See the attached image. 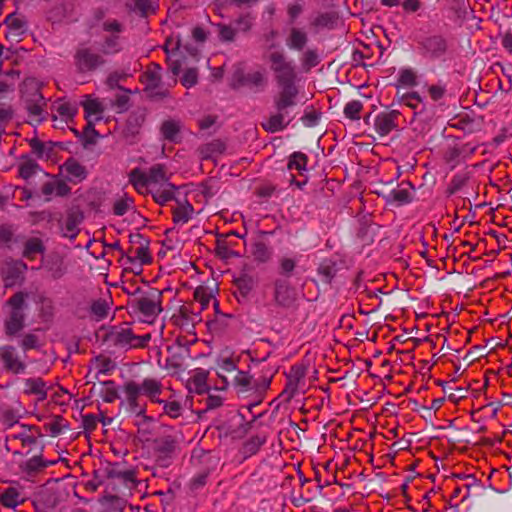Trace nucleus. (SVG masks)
Wrapping results in <instances>:
<instances>
[{
	"instance_id": "46",
	"label": "nucleus",
	"mask_w": 512,
	"mask_h": 512,
	"mask_svg": "<svg viewBox=\"0 0 512 512\" xmlns=\"http://www.w3.org/2000/svg\"><path fill=\"white\" fill-rule=\"evenodd\" d=\"M158 8V4L151 0H135L134 9L142 16L154 14Z\"/></svg>"
},
{
	"instance_id": "61",
	"label": "nucleus",
	"mask_w": 512,
	"mask_h": 512,
	"mask_svg": "<svg viewBox=\"0 0 512 512\" xmlns=\"http://www.w3.org/2000/svg\"><path fill=\"white\" fill-rule=\"evenodd\" d=\"M198 82V71L196 68L187 69L181 79V83L184 87L190 88L196 85Z\"/></svg>"
},
{
	"instance_id": "30",
	"label": "nucleus",
	"mask_w": 512,
	"mask_h": 512,
	"mask_svg": "<svg viewBox=\"0 0 512 512\" xmlns=\"http://www.w3.org/2000/svg\"><path fill=\"white\" fill-rule=\"evenodd\" d=\"M149 187H157L161 184L168 183L167 172L162 164H155L149 168L147 172Z\"/></svg>"
},
{
	"instance_id": "36",
	"label": "nucleus",
	"mask_w": 512,
	"mask_h": 512,
	"mask_svg": "<svg viewBox=\"0 0 512 512\" xmlns=\"http://www.w3.org/2000/svg\"><path fill=\"white\" fill-rule=\"evenodd\" d=\"M193 212L194 208L189 202L178 203L177 207L173 209L174 223L186 224L191 219Z\"/></svg>"
},
{
	"instance_id": "2",
	"label": "nucleus",
	"mask_w": 512,
	"mask_h": 512,
	"mask_svg": "<svg viewBox=\"0 0 512 512\" xmlns=\"http://www.w3.org/2000/svg\"><path fill=\"white\" fill-rule=\"evenodd\" d=\"M270 383L269 378L255 379L248 372L237 371L232 385L239 397L251 399V404L257 405L262 402Z\"/></svg>"
},
{
	"instance_id": "21",
	"label": "nucleus",
	"mask_w": 512,
	"mask_h": 512,
	"mask_svg": "<svg viewBox=\"0 0 512 512\" xmlns=\"http://www.w3.org/2000/svg\"><path fill=\"white\" fill-rule=\"evenodd\" d=\"M8 28L9 35L20 37L27 30V21L24 16L18 13H11L4 21Z\"/></svg>"
},
{
	"instance_id": "6",
	"label": "nucleus",
	"mask_w": 512,
	"mask_h": 512,
	"mask_svg": "<svg viewBox=\"0 0 512 512\" xmlns=\"http://www.w3.org/2000/svg\"><path fill=\"white\" fill-rule=\"evenodd\" d=\"M162 292L158 289H150L134 301V307L145 318L151 322L162 312Z\"/></svg>"
},
{
	"instance_id": "8",
	"label": "nucleus",
	"mask_w": 512,
	"mask_h": 512,
	"mask_svg": "<svg viewBox=\"0 0 512 512\" xmlns=\"http://www.w3.org/2000/svg\"><path fill=\"white\" fill-rule=\"evenodd\" d=\"M161 71L162 68L159 64L151 63L142 75L145 91L148 92L151 97L164 98L169 94L167 89H161Z\"/></svg>"
},
{
	"instance_id": "3",
	"label": "nucleus",
	"mask_w": 512,
	"mask_h": 512,
	"mask_svg": "<svg viewBox=\"0 0 512 512\" xmlns=\"http://www.w3.org/2000/svg\"><path fill=\"white\" fill-rule=\"evenodd\" d=\"M105 339L109 345L119 348H143L150 341L151 335L136 336L129 327L116 326L110 329Z\"/></svg>"
},
{
	"instance_id": "32",
	"label": "nucleus",
	"mask_w": 512,
	"mask_h": 512,
	"mask_svg": "<svg viewBox=\"0 0 512 512\" xmlns=\"http://www.w3.org/2000/svg\"><path fill=\"white\" fill-rule=\"evenodd\" d=\"M24 327V314L22 311L12 310L10 316L5 321V332L12 336L17 334Z\"/></svg>"
},
{
	"instance_id": "34",
	"label": "nucleus",
	"mask_w": 512,
	"mask_h": 512,
	"mask_svg": "<svg viewBox=\"0 0 512 512\" xmlns=\"http://www.w3.org/2000/svg\"><path fill=\"white\" fill-rule=\"evenodd\" d=\"M129 183L138 191L139 193H144L148 190V178L147 172H143L139 168H134L130 171L129 175Z\"/></svg>"
},
{
	"instance_id": "45",
	"label": "nucleus",
	"mask_w": 512,
	"mask_h": 512,
	"mask_svg": "<svg viewBox=\"0 0 512 512\" xmlns=\"http://www.w3.org/2000/svg\"><path fill=\"white\" fill-rule=\"evenodd\" d=\"M306 165L307 156L301 152H295L291 155L287 167L289 170H296L302 173V171L306 170Z\"/></svg>"
},
{
	"instance_id": "27",
	"label": "nucleus",
	"mask_w": 512,
	"mask_h": 512,
	"mask_svg": "<svg viewBox=\"0 0 512 512\" xmlns=\"http://www.w3.org/2000/svg\"><path fill=\"white\" fill-rule=\"evenodd\" d=\"M57 115L65 122L71 121L77 113V106L64 99H59L52 106Z\"/></svg>"
},
{
	"instance_id": "5",
	"label": "nucleus",
	"mask_w": 512,
	"mask_h": 512,
	"mask_svg": "<svg viewBox=\"0 0 512 512\" xmlns=\"http://www.w3.org/2000/svg\"><path fill=\"white\" fill-rule=\"evenodd\" d=\"M109 486L117 493L125 494L137 486L136 472L133 469H123L119 464L110 465L106 469Z\"/></svg>"
},
{
	"instance_id": "43",
	"label": "nucleus",
	"mask_w": 512,
	"mask_h": 512,
	"mask_svg": "<svg viewBox=\"0 0 512 512\" xmlns=\"http://www.w3.org/2000/svg\"><path fill=\"white\" fill-rule=\"evenodd\" d=\"M318 274L325 283H330L337 274V265L334 261L325 260L318 267Z\"/></svg>"
},
{
	"instance_id": "18",
	"label": "nucleus",
	"mask_w": 512,
	"mask_h": 512,
	"mask_svg": "<svg viewBox=\"0 0 512 512\" xmlns=\"http://www.w3.org/2000/svg\"><path fill=\"white\" fill-rule=\"evenodd\" d=\"M83 219L84 215L80 209H72L69 211L65 220L63 235L65 237L74 239L79 233L78 226L83 221Z\"/></svg>"
},
{
	"instance_id": "57",
	"label": "nucleus",
	"mask_w": 512,
	"mask_h": 512,
	"mask_svg": "<svg viewBox=\"0 0 512 512\" xmlns=\"http://www.w3.org/2000/svg\"><path fill=\"white\" fill-rule=\"evenodd\" d=\"M401 102L406 106L416 110L421 106L422 98L417 92H410L402 95Z\"/></svg>"
},
{
	"instance_id": "58",
	"label": "nucleus",
	"mask_w": 512,
	"mask_h": 512,
	"mask_svg": "<svg viewBox=\"0 0 512 512\" xmlns=\"http://www.w3.org/2000/svg\"><path fill=\"white\" fill-rule=\"evenodd\" d=\"M12 439H19L24 447L31 446L36 443V438L30 434L24 426H21V431L18 433H11L9 435Z\"/></svg>"
},
{
	"instance_id": "12",
	"label": "nucleus",
	"mask_w": 512,
	"mask_h": 512,
	"mask_svg": "<svg viewBox=\"0 0 512 512\" xmlns=\"http://www.w3.org/2000/svg\"><path fill=\"white\" fill-rule=\"evenodd\" d=\"M278 94L274 97V105L277 111H287L296 104L298 89L294 83L281 84Z\"/></svg>"
},
{
	"instance_id": "38",
	"label": "nucleus",
	"mask_w": 512,
	"mask_h": 512,
	"mask_svg": "<svg viewBox=\"0 0 512 512\" xmlns=\"http://www.w3.org/2000/svg\"><path fill=\"white\" fill-rule=\"evenodd\" d=\"M267 437L264 434H257L247 439L242 446V453L245 457L256 454L261 446L266 442Z\"/></svg>"
},
{
	"instance_id": "47",
	"label": "nucleus",
	"mask_w": 512,
	"mask_h": 512,
	"mask_svg": "<svg viewBox=\"0 0 512 512\" xmlns=\"http://www.w3.org/2000/svg\"><path fill=\"white\" fill-rule=\"evenodd\" d=\"M363 109V104L359 100H352L348 102L344 107V114L351 120H359L360 113Z\"/></svg>"
},
{
	"instance_id": "55",
	"label": "nucleus",
	"mask_w": 512,
	"mask_h": 512,
	"mask_svg": "<svg viewBox=\"0 0 512 512\" xmlns=\"http://www.w3.org/2000/svg\"><path fill=\"white\" fill-rule=\"evenodd\" d=\"M468 179L469 177L466 174H456L453 176L447 190L448 193L452 195L461 190L466 185Z\"/></svg>"
},
{
	"instance_id": "28",
	"label": "nucleus",
	"mask_w": 512,
	"mask_h": 512,
	"mask_svg": "<svg viewBox=\"0 0 512 512\" xmlns=\"http://www.w3.org/2000/svg\"><path fill=\"white\" fill-rule=\"evenodd\" d=\"M250 254L257 263H266L272 258V249L264 241H255L251 244Z\"/></svg>"
},
{
	"instance_id": "37",
	"label": "nucleus",
	"mask_w": 512,
	"mask_h": 512,
	"mask_svg": "<svg viewBox=\"0 0 512 512\" xmlns=\"http://www.w3.org/2000/svg\"><path fill=\"white\" fill-rule=\"evenodd\" d=\"M25 393L37 395L39 400H44L47 397L46 384L41 378L26 379Z\"/></svg>"
},
{
	"instance_id": "64",
	"label": "nucleus",
	"mask_w": 512,
	"mask_h": 512,
	"mask_svg": "<svg viewBox=\"0 0 512 512\" xmlns=\"http://www.w3.org/2000/svg\"><path fill=\"white\" fill-rule=\"evenodd\" d=\"M29 145H30V148H31L32 152L34 154H36L38 158H42L46 154V146L39 139L32 138L29 141Z\"/></svg>"
},
{
	"instance_id": "10",
	"label": "nucleus",
	"mask_w": 512,
	"mask_h": 512,
	"mask_svg": "<svg viewBox=\"0 0 512 512\" xmlns=\"http://www.w3.org/2000/svg\"><path fill=\"white\" fill-rule=\"evenodd\" d=\"M273 298L276 305L288 308L296 302L297 292L287 280L278 279L274 283Z\"/></svg>"
},
{
	"instance_id": "20",
	"label": "nucleus",
	"mask_w": 512,
	"mask_h": 512,
	"mask_svg": "<svg viewBox=\"0 0 512 512\" xmlns=\"http://www.w3.org/2000/svg\"><path fill=\"white\" fill-rule=\"evenodd\" d=\"M71 188L62 180L53 179L45 182L41 187V193L50 199L53 195L63 197L67 196Z\"/></svg>"
},
{
	"instance_id": "44",
	"label": "nucleus",
	"mask_w": 512,
	"mask_h": 512,
	"mask_svg": "<svg viewBox=\"0 0 512 512\" xmlns=\"http://www.w3.org/2000/svg\"><path fill=\"white\" fill-rule=\"evenodd\" d=\"M133 203V198L129 197L127 194H124L114 201L112 208L113 213L116 216H123L133 208Z\"/></svg>"
},
{
	"instance_id": "33",
	"label": "nucleus",
	"mask_w": 512,
	"mask_h": 512,
	"mask_svg": "<svg viewBox=\"0 0 512 512\" xmlns=\"http://www.w3.org/2000/svg\"><path fill=\"white\" fill-rule=\"evenodd\" d=\"M207 379V371L202 369L196 370L194 375L188 381L190 391L198 394L205 393L208 390Z\"/></svg>"
},
{
	"instance_id": "63",
	"label": "nucleus",
	"mask_w": 512,
	"mask_h": 512,
	"mask_svg": "<svg viewBox=\"0 0 512 512\" xmlns=\"http://www.w3.org/2000/svg\"><path fill=\"white\" fill-rule=\"evenodd\" d=\"M219 37L222 41L232 42L236 36V30L231 26L225 24H219Z\"/></svg>"
},
{
	"instance_id": "7",
	"label": "nucleus",
	"mask_w": 512,
	"mask_h": 512,
	"mask_svg": "<svg viewBox=\"0 0 512 512\" xmlns=\"http://www.w3.org/2000/svg\"><path fill=\"white\" fill-rule=\"evenodd\" d=\"M74 63L81 73H90L105 65L106 60L100 52L92 47L80 46L74 55Z\"/></svg>"
},
{
	"instance_id": "24",
	"label": "nucleus",
	"mask_w": 512,
	"mask_h": 512,
	"mask_svg": "<svg viewBox=\"0 0 512 512\" xmlns=\"http://www.w3.org/2000/svg\"><path fill=\"white\" fill-rule=\"evenodd\" d=\"M475 147L470 146L469 144H464L461 146L455 145L452 147H449L445 152V160L447 163L452 164V166H455L458 164L459 159L461 157H465L467 155H471L475 152Z\"/></svg>"
},
{
	"instance_id": "51",
	"label": "nucleus",
	"mask_w": 512,
	"mask_h": 512,
	"mask_svg": "<svg viewBox=\"0 0 512 512\" xmlns=\"http://www.w3.org/2000/svg\"><path fill=\"white\" fill-rule=\"evenodd\" d=\"M91 314L97 321L102 320L108 314L109 306L105 300L99 299L91 304Z\"/></svg>"
},
{
	"instance_id": "60",
	"label": "nucleus",
	"mask_w": 512,
	"mask_h": 512,
	"mask_svg": "<svg viewBox=\"0 0 512 512\" xmlns=\"http://www.w3.org/2000/svg\"><path fill=\"white\" fill-rule=\"evenodd\" d=\"M302 65L305 69L309 70L318 64V54L315 50H306L302 55Z\"/></svg>"
},
{
	"instance_id": "54",
	"label": "nucleus",
	"mask_w": 512,
	"mask_h": 512,
	"mask_svg": "<svg viewBox=\"0 0 512 512\" xmlns=\"http://www.w3.org/2000/svg\"><path fill=\"white\" fill-rule=\"evenodd\" d=\"M138 261L141 265L149 264L152 261V257L149 252L147 245H141L134 250V256L130 258V261Z\"/></svg>"
},
{
	"instance_id": "59",
	"label": "nucleus",
	"mask_w": 512,
	"mask_h": 512,
	"mask_svg": "<svg viewBox=\"0 0 512 512\" xmlns=\"http://www.w3.org/2000/svg\"><path fill=\"white\" fill-rule=\"evenodd\" d=\"M20 415L17 410L13 408H4L2 410V421L8 427H12L18 423Z\"/></svg>"
},
{
	"instance_id": "62",
	"label": "nucleus",
	"mask_w": 512,
	"mask_h": 512,
	"mask_svg": "<svg viewBox=\"0 0 512 512\" xmlns=\"http://www.w3.org/2000/svg\"><path fill=\"white\" fill-rule=\"evenodd\" d=\"M296 267V261L292 258L283 257L279 260V273L289 277Z\"/></svg>"
},
{
	"instance_id": "13",
	"label": "nucleus",
	"mask_w": 512,
	"mask_h": 512,
	"mask_svg": "<svg viewBox=\"0 0 512 512\" xmlns=\"http://www.w3.org/2000/svg\"><path fill=\"white\" fill-rule=\"evenodd\" d=\"M0 360L4 368L14 374L24 372L26 368L25 363L19 359L15 348L12 346H3L0 348Z\"/></svg>"
},
{
	"instance_id": "40",
	"label": "nucleus",
	"mask_w": 512,
	"mask_h": 512,
	"mask_svg": "<svg viewBox=\"0 0 512 512\" xmlns=\"http://www.w3.org/2000/svg\"><path fill=\"white\" fill-rule=\"evenodd\" d=\"M99 395L106 403H113L119 398L118 389L115 383L111 380L105 381L101 384Z\"/></svg>"
},
{
	"instance_id": "25",
	"label": "nucleus",
	"mask_w": 512,
	"mask_h": 512,
	"mask_svg": "<svg viewBox=\"0 0 512 512\" xmlns=\"http://www.w3.org/2000/svg\"><path fill=\"white\" fill-rule=\"evenodd\" d=\"M39 170V164L31 156L25 154L19 158L18 174L21 178L27 180L34 176Z\"/></svg>"
},
{
	"instance_id": "16",
	"label": "nucleus",
	"mask_w": 512,
	"mask_h": 512,
	"mask_svg": "<svg viewBox=\"0 0 512 512\" xmlns=\"http://www.w3.org/2000/svg\"><path fill=\"white\" fill-rule=\"evenodd\" d=\"M43 268L53 279H60L66 273L63 258L58 254H52L43 261Z\"/></svg>"
},
{
	"instance_id": "19",
	"label": "nucleus",
	"mask_w": 512,
	"mask_h": 512,
	"mask_svg": "<svg viewBox=\"0 0 512 512\" xmlns=\"http://www.w3.org/2000/svg\"><path fill=\"white\" fill-rule=\"evenodd\" d=\"M139 393L147 396L152 402L161 403L157 398L162 392V383L155 378H145L141 384H138Z\"/></svg>"
},
{
	"instance_id": "39",
	"label": "nucleus",
	"mask_w": 512,
	"mask_h": 512,
	"mask_svg": "<svg viewBox=\"0 0 512 512\" xmlns=\"http://www.w3.org/2000/svg\"><path fill=\"white\" fill-rule=\"evenodd\" d=\"M287 114V111H277L276 114L271 115L267 122L263 124V128L272 133L283 130L288 124V122H285Z\"/></svg>"
},
{
	"instance_id": "9",
	"label": "nucleus",
	"mask_w": 512,
	"mask_h": 512,
	"mask_svg": "<svg viewBox=\"0 0 512 512\" xmlns=\"http://www.w3.org/2000/svg\"><path fill=\"white\" fill-rule=\"evenodd\" d=\"M27 264L22 260L6 261L2 267L1 275L6 287H12L24 280Z\"/></svg>"
},
{
	"instance_id": "53",
	"label": "nucleus",
	"mask_w": 512,
	"mask_h": 512,
	"mask_svg": "<svg viewBox=\"0 0 512 512\" xmlns=\"http://www.w3.org/2000/svg\"><path fill=\"white\" fill-rule=\"evenodd\" d=\"M211 294L208 292L207 288L199 286L194 291V299L197 303H199L200 308L199 310L205 309L210 301H211Z\"/></svg>"
},
{
	"instance_id": "23",
	"label": "nucleus",
	"mask_w": 512,
	"mask_h": 512,
	"mask_svg": "<svg viewBox=\"0 0 512 512\" xmlns=\"http://www.w3.org/2000/svg\"><path fill=\"white\" fill-rule=\"evenodd\" d=\"M175 189V185L168 182L161 184L160 186L150 188L148 192L152 194L156 203L163 206L174 198Z\"/></svg>"
},
{
	"instance_id": "35",
	"label": "nucleus",
	"mask_w": 512,
	"mask_h": 512,
	"mask_svg": "<svg viewBox=\"0 0 512 512\" xmlns=\"http://www.w3.org/2000/svg\"><path fill=\"white\" fill-rule=\"evenodd\" d=\"M160 131L165 140L177 142L181 131V124L176 120H166L162 123Z\"/></svg>"
},
{
	"instance_id": "4",
	"label": "nucleus",
	"mask_w": 512,
	"mask_h": 512,
	"mask_svg": "<svg viewBox=\"0 0 512 512\" xmlns=\"http://www.w3.org/2000/svg\"><path fill=\"white\" fill-rule=\"evenodd\" d=\"M267 60L271 71L275 75L278 85L294 83L296 79V71L292 62L287 60L283 51H273L268 54Z\"/></svg>"
},
{
	"instance_id": "42",
	"label": "nucleus",
	"mask_w": 512,
	"mask_h": 512,
	"mask_svg": "<svg viewBox=\"0 0 512 512\" xmlns=\"http://www.w3.org/2000/svg\"><path fill=\"white\" fill-rule=\"evenodd\" d=\"M101 512H123L125 501L117 496H107L101 502Z\"/></svg>"
},
{
	"instance_id": "15",
	"label": "nucleus",
	"mask_w": 512,
	"mask_h": 512,
	"mask_svg": "<svg viewBox=\"0 0 512 512\" xmlns=\"http://www.w3.org/2000/svg\"><path fill=\"white\" fill-rule=\"evenodd\" d=\"M424 55L430 58H438L442 56L447 49L446 40L439 35H433L425 38L420 43Z\"/></svg>"
},
{
	"instance_id": "52",
	"label": "nucleus",
	"mask_w": 512,
	"mask_h": 512,
	"mask_svg": "<svg viewBox=\"0 0 512 512\" xmlns=\"http://www.w3.org/2000/svg\"><path fill=\"white\" fill-rule=\"evenodd\" d=\"M390 197L399 205L409 203L412 199L410 189L405 187H398L397 189L392 190Z\"/></svg>"
},
{
	"instance_id": "48",
	"label": "nucleus",
	"mask_w": 512,
	"mask_h": 512,
	"mask_svg": "<svg viewBox=\"0 0 512 512\" xmlns=\"http://www.w3.org/2000/svg\"><path fill=\"white\" fill-rule=\"evenodd\" d=\"M220 372H218L219 377L223 380L224 383H227L226 376L224 373H237V361L233 358L227 357L223 358L219 363Z\"/></svg>"
},
{
	"instance_id": "50",
	"label": "nucleus",
	"mask_w": 512,
	"mask_h": 512,
	"mask_svg": "<svg viewBox=\"0 0 512 512\" xmlns=\"http://www.w3.org/2000/svg\"><path fill=\"white\" fill-rule=\"evenodd\" d=\"M242 296H247L254 287V280L249 275H242L234 281Z\"/></svg>"
},
{
	"instance_id": "11",
	"label": "nucleus",
	"mask_w": 512,
	"mask_h": 512,
	"mask_svg": "<svg viewBox=\"0 0 512 512\" xmlns=\"http://www.w3.org/2000/svg\"><path fill=\"white\" fill-rule=\"evenodd\" d=\"M400 112L397 110L385 111L377 114L374 119V129L380 137L387 136L398 127Z\"/></svg>"
},
{
	"instance_id": "41",
	"label": "nucleus",
	"mask_w": 512,
	"mask_h": 512,
	"mask_svg": "<svg viewBox=\"0 0 512 512\" xmlns=\"http://www.w3.org/2000/svg\"><path fill=\"white\" fill-rule=\"evenodd\" d=\"M86 117L95 116L96 120H100L104 112L102 103L97 99L87 98L83 103Z\"/></svg>"
},
{
	"instance_id": "17",
	"label": "nucleus",
	"mask_w": 512,
	"mask_h": 512,
	"mask_svg": "<svg viewBox=\"0 0 512 512\" xmlns=\"http://www.w3.org/2000/svg\"><path fill=\"white\" fill-rule=\"evenodd\" d=\"M61 170L66 174L68 180L74 183L81 182L87 176L85 167L73 158L67 159L61 166Z\"/></svg>"
},
{
	"instance_id": "14",
	"label": "nucleus",
	"mask_w": 512,
	"mask_h": 512,
	"mask_svg": "<svg viewBox=\"0 0 512 512\" xmlns=\"http://www.w3.org/2000/svg\"><path fill=\"white\" fill-rule=\"evenodd\" d=\"M123 391L130 411L136 415H142L145 412V406L139 400L141 394L139 393L138 383L135 381L126 382Z\"/></svg>"
},
{
	"instance_id": "56",
	"label": "nucleus",
	"mask_w": 512,
	"mask_h": 512,
	"mask_svg": "<svg viewBox=\"0 0 512 512\" xmlns=\"http://www.w3.org/2000/svg\"><path fill=\"white\" fill-rule=\"evenodd\" d=\"M166 415L171 418H178L182 414V406L178 401H162Z\"/></svg>"
},
{
	"instance_id": "26",
	"label": "nucleus",
	"mask_w": 512,
	"mask_h": 512,
	"mask_svg": "<svg viewBox=\"0 0 512 512\" xmlns=\"http://www.w3.org/2000/svg\"><path fill=\"white\" fill-rule=\"evenodd\" d=\"M308 42V36L307 33L300 29L293 27L290 29L289 35L286 39V45L292 49L301 51Z\"/></svg>"
},
{
	"instance_id": "29",
	"label": "nucleus",
	"mask_w": 512,
	"mask_h": 512,
	"mask_svg": "<svg viewBox=\"0 0 512 512\" xmlns=\"http://www.w3.org/2000/svg\"><path fill=\"white\" fill-rule=\"evenodd\" d=\"M23 501L24 498L15 487H7L0 491V503L4 507L15 508L19 504L23 503Z\"/></svg>"
},
{
	"instance_id": "22",
	"label": "nucleus",
	"mask_w": 512,
	"mask_h": 512,
	"mask_svg": "<svg viewBox=\"0 0 512 512\" xmlns=\"http://www.w3.org/2000/svg\"><path fill=\"white\" fill-rule=\"evenodd\" d=\"M46 247L39 237L27 238L23 243L22 256L28 260H34L37 255L45 253Z\"/></svg>"
},
{
	"instance_id": "31",
	"label": "nucleus",
	"mask_w": 512,
	"mask_h": 512,
	"mask_svg": "<svg viewBox=\"0 0 512 512\" xmlns=\"http://www.w3.org/2000/svg\"><path fill=\"white\" fill-rule=\"evenodd\" d=\"M100 53L103 55H114L122 50V43L120 36L117 34H111L106 36L100 44Z\"/></svg>"
},
{
	"instance_id": "1",
	"label": "nucleus",
	"mask_w": 512,
	"mask_h": 512,
	"mask_svg": "<svg viewBox=\"0 0 512 512\" xmlns=\"http://www.w3.org/2000/svg\"><path fill=\"white\" fill-rule=\"evenodd\" d=\"M43 83L36 78H26L19 86L20 103L27 113L28 123L38 125L46 120L47 100L41 90Z\"/></svg>"
},
{
	"instance_id": "49",
	"label": "nucleus",
	"mask_w": 512,
	"mask_h": 512,
	"mask_svg": "<svg viewBox=\"0 0 512 512\" xmlns=\"http://www.w3.org/2000/svg\"><path fill=\"white\" fill-rule=\"evenodd\" d=\"M416 73L410 69H402L399 72V77L396 86L412 87L416 85Z\"/></svg>"
}]
</instances>
